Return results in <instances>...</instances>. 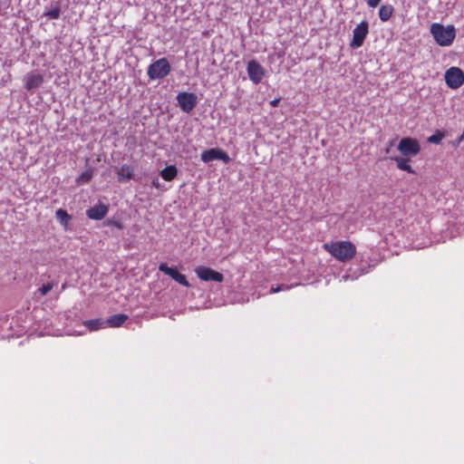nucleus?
<instances>
[{
	"mask_svg": "<svg viewBox=\"0 0 464 464\" xmlns=\"http://www.w3.org/2000/svg\"><path fill=\"white\" fill-rule=\"evenodd\" d=\"M327 251L336 260L345 263L352 260L356 253V246L351 241H332L324 245Z\"/></svg>",
	"mask_w": 464,
	"mask_h": 464,
	"instance_id": "nucleus-1",
	"label": "nucleus"
},
{
	"mask_svg": "<svg viewBox=\"0 0 464 464\" xmlns=\"http://www.w3.org/2000/svg\"><path fill=\"white\" fill-rule=\"evenodd\" d=\"M430 33L435 43L441 47L450 46L456 38V28L453 24L444 25L440 23H432Z\"/></svg>",
	"mask_w": 464,
	"mask_h": 464,
	"instance_id": "nucleus-2",
	"label": "nucleus"
},
{
	"mask_svg": "<svg viewBox=\"0 0 464 464\" xmlns=\"http://www.w3.org/2000/svg\"><path fill=\"white\" fill-rule=\"evenodd\" d=\"M171 67L167 58H160L153 62L148 68V76L150 80H160L170 72Z\"/></svg>",
	"mask_w": 464,
	"mask_h": 464,
	"instance_id": "nucleus-3",
	"label": "nucleus"
},
{
	"mask_svg": "<svg viewBox=\"0 0 464 464\" xmlns=\"http://www.w3.org/2000/svg\"><path fill=\"white\" fill-rule=\"evenodd\" d=\"M397 150L404 157L414 158L420 152L421 147L417 139L405 137L399 141Z\"/></svg>",
	"mask_w": 464,
	"mask_h": 464,
	"instance_id": "nucleus-4",
	"label": "nucleus"
},
{
	"mask_svg": "<svg viewBox=\"0 0 464 464\" xmlns=\"http://www.w3.org/2000/svg\"><path fill=\"white\" fill-rule=\"evenodd\" d=\"M444 79L449 88L456 90L464 83V72L460 68L452 66L445 72Z\"/></svg>",
	"mask_w": 464,
	"mask_h": 464,
	"instance_id": "nucleus-5",
	"label": "nucleus"
},
{
	"mask_svg": "<svg viewBox=\"0 0 464 464\" xmlns=\"http://www.w3.org/2000/svg\"><path fill=\"white\" fill-rule=\"evenodd\" d=\"M369 33V24L367 21H362L355 26L353 31V39L350 43V47L357 49L363 44V42Z\"/></svg>",
	"mask_w": 464,
	"mask_h": 464,
	"instance_id": "nucleus-6",
	"label": "nucleus"
},
{
	"mask_svg": "<svg viewBox=\"0 0 464 464\" xmlns=\"http://www.w3.org/2000/svg\"><path fill=\"white\" fill-rule=\"evenodd\" d=\"M177 101L181 111L189 113L196 107L198 97L193 92H183L177 95Z\"/></svg>",
	"mask_w": 464,
	"mask_h": 464,
	"instance_id": "nucleus-7",
	"label": "nucleus"
},
{
	"mask_svg": "<svg viewBox=\"0 0 464 464\" xmlns=\"http://www.w3.org/2000/svg\"><path fill=\"white\" fill-rule=\"evenodd\" d=\"M201 160L205 163H208L213 160H222L224 163L227 164L230 162L231 159L223 150L209 149L202 152Z\"/></svg>",
	"mask_w": 464,
	"mask_h": 464,
	"instance_id": "nucleus-8",
	"label": "nucleus"
},
{
	"mask_svg": "<svg viewBox=\"0 0 464 464\" xmlns=\"http://www.w3.org/2000/svg\"><path fill=\"white\" fill-rule=\"evenodd\" d=\"M195 273L199 279L205 282L215 281L221 283L224 280V276L221 273L215 271L210 267L198 266L195 269Z\"/></svg>",
	"mask_w": 464,
	"mask_h": 464,
	"instance_id": "nucleus-9",
	"label": "nucleus"
},
{
	"mask_svg": "<svg viewBox=\"0 0 464 464\" xmlns=\"http://www.w3.org/2000/svg\"><path fill=\"white\" fill-rule=\"evenodd\" d=\"M249 79L256 84H258L265 76V70L262 65L256 60H251L246 67Z\"/></svg>",
	"mask_w": 464,
	"mask_h": 464,
	"instance_id": "nucleus-10",
	"label": "nucleus"
},
{
	"mask_svg": "<svg viewBox=\"0 0 464 464\" xmlns=\"http://www.w3.org/2000/svg\"><path fill=\"white\" fill-rule=\"evenodd\" d=\"M159 270L160 272H163L164 274L169 276L173 280L180 284L181 285L189 287L190 285L188 281L187 280V277L185 275L179 273L177 268L169 267L166 263H161L159 266Z\"/></svg>",
	"mask_w": 464,
	"mask_h": 464,
	"instance_id": "nucleus-11",
	"label": "nucleus"
},
{
	"mask_svg": "<svg viewBox=\"0 0 464 464\" xmlns=\"http://www.w3.org/2000/svg\"><path fill=\"white\" fill-rule=\"evenodd\" d=\"M109 208L104 204L95 205L86 210V215L90 219L101 220L108 214Z\"/></svg>",
	"mask_w": 464,
	"mask_h": 464,
	"instance_id": "nucleus-12",
	"label": "nucleus"
},
{
	"mask_svg": "<svg viewBox=\"0 0 464 464\" xmlns=\"http://www.w3.org/2000/svg\"><path fill=\"white\" fill-rule=\"evenodd\" d=\"M44 82V77L40 73H30L25 77L24 88L27 91H32L40 87Z\"/></svg>",
	"mask_w": 464,
	"mask_h": 464,
	"instance_id": "nucleus-13",
	"label": "nucleus"
},
{
	"mask_svg": "<svg viewBox=\"0 0 464 464\" xmlns=\"http://www.w3.org/2000/svg\"><path fill=\"white\" fill-rule=\"evenodd\" d=\"M134 177V168L128 164L121 165L117 170V178L119 182H126Z\"/></svg>",
	"mask_w": 464,
	"mask_h": 464,
	"instance_id": "nucleus-14",
	"label": "nucleus"
},
{
	"mask_svg": "<svg viewBox=\"0 0 464 464\" xmlns=\"http://www.w3.org/2000/svg\"><path fill=\"white\" fill-rule=\"evenodd\" d=\"M410 157H404L402 155L391 158V160L396 163V166L399 169L411 174H415V170L410 164Z\"/></svg>",
	"mask_w": 464,
	"mask_h": 464,
	"instance_id": "nucleus-15",
	"label": "nucleus"
},
{
	"mask_svg": "<svg viewBox=\"0 0 464 464\" xmlns=\"http://www.w3.org/2000/svg\"><path fill=\"white\" fill-rule=\"evenodd\" d=\"M128 320V315L124 314H117L107 319V324L111 327H120Z\"/></svg>",
	"mask_w": 464,
	"mask_h": 464,
	"instance_id": "nucleus-16",
	"label": "nucleus"
},
{
	"mask_svg": "<svg viewBox=\"0 0 464 464\" xmlns=\"http://www.w3.org/2000/svg\"><path fill=\"white\" fill-rule=\"evenodd\" d=\"M178 175V169L175 165H169L160 171L161 178L166 181L173 180Z\"/></svg>",
	"mask_w": 464,
	"mask_h": 464,
	"instance_id": "nucleus-17",
	"label": "nucleus"
},
{
	"mask_svg": "<svg viewBox=\"0 0 464 464\" xmlns=\"http://www.w3.org/2000/svg\"><path fill=\"white\" fill-rule=\"evenodd\" d=\"M55 217L60 224L64 227V229H68L69 222L72 219L71 215H69L66 210L59 208L55 213Z\"/></svg>",
	"mask_w": 464,
	"mask_h": 464,
	"instance_id": "nucleus-18",
	"label": "nucleus"
},
{
	"mask_svg": "<svg viewBox=\"0 0 464 464\" xmlns=\"http://www.w3.org/2000/svg\"><path fill=\"white\" fill-rule=\"evenodd\" d=\"M394 12L393 6L391 5H382L379 9V18L382 22L388 21Z\"/></svg>",
	"mask_w": 464,
	"mask_h": 464,
	"instance_id": "nucleus-19",
	"label": "nucleus"
},
{
	"mask_svg": "<svg viewBox=\"0 0 464 464\" xmlns=\"http://www.w3.org/2000/svg\"><path fill=\"white\" fill-rule=\"evenodd\" d=\"M83 324L88 327L90 331H97L104 326L105 322L102 319H91L84 321Z\"/></svg>",
	"mask_w": 464,
	"mask_h": 464,
	"instance_id": "nucleus-20",
	"label": "nucleus"
},
{
	"mask_svg": "<svg viewBox=\"0 0 464 464\" xmlns=\"http://www.w3.org/2000/svg\"><path fill=\"white\" fill-rule=\"evenodd\" d=\"M56 284L53 281L48 282L47 284L43 285L41 287L37 289V291L34 293V295H40V296L46 295L54 286Z\"/></svg>",
	"mask_w": 464,
	"mask_h": 464,
	"instance_id": "nucleus-21",
	"label": "nucleus"
},
{
	"mask_svg": "<svg viewBox=\"0 0 464 464\" xmlns=\"http://www.w3.org/2000/svg\"><path fill=\"white\" fill-rule=\"evenodd\" d=\"M61 15V8L59 5H56L54 8L44 13V16L50 19H58Z\"/></svg>",
	"mask_w": 464,
	"mask_h": 464,
	"instance_id": "nucleus-22",
	"label": "nucleus"
},
{
	"mask_svg": "<svg viewBox=\"0 0 464 464\" xmlns=\"http://www.w3.org/2000/svg\"><path fill=\"white\" fill-rule=\"evenodd\" d=\"M92 178V171L88 169L84 172H82L78 178L77 182L78 183H88Z\"/></svg>",
	"mask_w": 464,
	"mask_h": 464,
	"instance_id": "nucleus-23",
	"label": "nucleus"
},
{
	"mask_svg": "<svg viewBox=\"0 0 464 464\" xmlns=\"http://www.w3.org/2000/svg\"><path fill=\"white\" fill-rule=\"evenodd\" d=\"M443 138H444V134L442 132L438 131L435 134L428 137L427 140L430 143L439 144L442 140Z\"/></svg>",
	"mask_w": 464,
	"mask_h": 464,
	"instance_id": "nucleus-24",
	"label": "nucleus"
},
{
	"mask_svg": "<svg viewBox=\"0 0 464 464\" xmlns=\"http://www.w3.org/2000/svg\"><path fill=\"white\" fill-rule=\"evenodd\" d=\"M105 224L108 226L115 227L116 228L122 230L123 229V224L120 220L115 219H107L105 221Z\"/></svg>",
	"mask_w": 464,
	"mask_h": 464,
	"instance_id": "nucleus-25",
	"label": "nucleus"
},
{
	"mask_svg": "<svg viewBox=\"0 0 464 464\" xmlns=\"http://www.w3.org/2000/svg\"><path fill=\"white\" fill-rule=\"evenodd\" d=\"M289 288H290V286L285 285H278L276 287L273 286L270 289V293L275 294V293H278V292L283 291V290H287Z\"/></svg>",
	"mask_w": 464,
	"mask_h": 464,
	"instance_id": "nucleus-26",
	"label": "nucleus"
},
{
	"mask_svg": "<svg viewBox=\"0 0 464 464\" xmlns=\"http://www.w3.org/2000/svg\"><path fill=\"white\" fill-rule=\"evenodd\" d=\"M382 0H368L367 1V5L372 7V8H374L376 7L379 3L381 2Z\"/></svg>",
	"mask_w": 464,
	"mask_h": 464,
	"instance_id": "nucleus-27",
	"label": "nucleus"
},
{
	"mask_svg": "<svg viewBox=\"0 0 464 464\" xmlns=\"http://www.w3.org/2000/svg\"><path fill=\"white\" fill-rule=\"evenodd\" d=\"M279 102H280V99H279V98H276V99H274V100H272V101L270 102V105H271L272 107H277V106H278V104H279Z\"/></svg>",
	"mask_w": 464,
	"mask_h": 464,
	"instance_id": "nucleus-28",
	"label": "nucleus"
},
{
	"mask_svg": "<svg viewBox=\"0 0 464 464\" xmlns=\"http://www.w3.org/2000/svg\"><path fill=\"white\" fill-rule=\"evenodd\" d=\"M464 140V132L459 137L457 143L459 144Z\"/></svg>",
	"mask_w": 464,
	"mask_h": 464,
	"instance_id": "nucleus-29",
	"label": "nucleus"
},
{
	"mask_svg": "<svg viewBox=\"0 0 464 464\" xmlns=\"http://www.w3.org/2000/svg\"><path fill=\"white\" fill-rule=\"evenodd\" d=\"M152 183H153V185H154L155 187H158V186H159V182H158V180H154Z\"/></svg>",
	"mask_w": 464,
	"mask_h": 464,
	"instance_id": "nucleus-30",
	"label": "nucleus"
}]
</instances>
